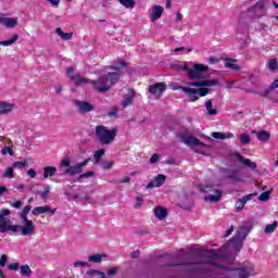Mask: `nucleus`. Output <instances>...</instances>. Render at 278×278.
I'll list each match as a JSON object with an SVG mask.
<instances>
[{"mask_svg": "<svg viewBox=\"0 0 278 278\" xmlns=\"http://www.w3.org/2000/svg\"><path fill=\"white\" fill-rule=\"evenodd\" d=\"M253 230L252 222H244L239 226V230L229 240L228 243L224 244L219 250H201V256L207 257V262H214V260H220L222 262H233L242 251L244 245V240L247 236Z\"/></svg>", "mask_w": 278, "mask_h": 278, "instance_id": "obj_1", "label": "nucleus"}, {"mask_svg": "<svg viewBox=\"0 0 278 278\" xmlns=\"http://www.w3.org/2000/svg\"><path fill=\"white\" fill-rule=\"evenodd\" d=\"M124 66H127L125 61H117V65L111 67L113 71L117 72H109V68H106L104 71L105 75L99 76L97 80L81 77L79 74H73L75 73V70L73 67H67L66 74L70 77L71 81H74L76 86H86L87 84H91L93 89L98 92H108V90H110V88H112L114 84H118V79H121L118 72L121 71V68H124Z\"/></svg>", "mask_w": 278, "mask_h": 278, "instance_id": "obj_2", "label": "nucleus"}, {"mask_svg": "<svg viewBox=\"0 0 278 278\" xmlns=\"http://www.w3.org/2000/svg\"><path fill=\"white\" fill-rule=\"evenodd\" d=\"M11 212L8 208L0 211V233H18L23 236V227L21 225H12V220L8 219L5 216H10Z\"/></svg>", "mask_w": 278, "mask_h": 278, "instance_id": "obj_3", "label": "nucleus"}, {"mask_svg": "<svg viewBox=\"0 0 278 278\" xmlns=\"http://www.w3.org/2000/svg\"><path fill=\"white\" fill-rule=\"evenodd\" d=\"M118 130L116 128L109 129L108 127L103 125L96 126L94 136L97 140L100 142V144H112L114 140L116 139V134Z\"/></svg>", "mask_w": 278, "mask_h": 278, "instance_id": "obj_4", "label": "nucleus"}, {"mask_svg": "<svg viewBox=\"0 0 278 278\" xmlns=\"http://www.w3.org/2000/svg\"><path fill=\"white\" fill-rule=\"evenodd\" d=\"M177 68H181L187 72L189 79H205L207 77L208 67L203 64H193L192 67L180 64Z\"/></svg>", "mask_w": 278, "mask_h": 278, "instance_id": "obj_5", "label": "nucleus"}, {"mask_svg": "<svg viewBox=\"0 0 278 278\" xmlns=\"http://www.w3.org/2000/svg\"><path fill=\"white\" fill-rule=\"evenodd\" d=\"M29 212H31V205H26L20 214V218L23 223V225H21L22 236H34V231H36V225H34V222L31 219L27 218V214H29Z\"/></svg>", "mask_w": 278, "mask_h": 278, "instance_id": "obj_6", "label": "nucleus"}, {"mask_svg": "<svg viewBox=\"0 0 278 278\" xmlns=\"http://www.w3.org/2000/svg\"><path fill=\"white\" fill-rule=\"evenodd\" d=\"M268 14L266 9V3L262 0L257 1L254 5L247 10L244 18H250L251 21L264 18Z\"/></svg>", "mask_w": 278, "mask_h": 278, "instance_id": "obj_7", "label": "nucleus"}, {"mask_svg": "<svg viewBox=\"0 0 278 278\" xmlns=\"http://www.w3.org/2000/svg\"><path fill=\"white\" fill-rule=\"evenodd\" d=\"M187 86H197L200 88L198 90V96L199 97H206V94L210 92V87L212 86H218V80H199V81H192V83H187Z\"/></svg>", "mask_w": 278, "mask_h": 278, "instance_id": "obj_8", "label": "nucleus"}, {"mask_svg": "<svg viewBox=\"0 0 278 278\" xmlns=\"http://www.w3.org/2000/svg\"><path fill=\"white\" fill-rule=\"evenodd\" d=\"M88 162H90V159H86L81 163H78L74 166H70L65 169V175H70L71 177H74V175H80V173H84V168L88 166Z\"/></svg>", "mask_w": 278, "mask_h": 278, "instance_id": "obj_9", "label": "nucleus"}, {"mask_svg": "<svg viewBox=\"0 0 278 278\" xmlns=\"http://www.w3.org/2000/svg\"><path fill=\"white\" fill-rule=\"evenodd\" d=\"M148 90L150 94H154V97L160 98L166 91V83H156L154 85H150Z\"/></svg>", "mask_w": 278, "mask_h": 278, "instance_id": "obj_10", "label": "nucleus"}, {"mask_svg": "<svg viewBox=\"0 0 278 278\" xmlns=\"http://www.w3.org/2000/svg\"><path fill=\"white\" fill-rule=\"evenodd\" d=\"M75 105L80 114H88V112H93L94 110V106L86 101L76 100Z\"/></svg>", "mask_w": 278, "mask_h": 278, "instance_id": "obj_11", "label": "nucleus"}, {"mask_svg": "<svg viewBox=\"0 0 278 278\" xmlns=\"http://www.w3.org/2000/svg\"><path fill=\"white\" fill-rule=\"evenodd\" d=\"M0 25H3L8 29H12L18 25V17H7L5 15H1Z\"/></svg>", "mask_w": 278, "mask_h": 278, "instance_id": "obj_12", "label": "nucleus"}, {"mask_svg": "<svg viewBox=\"0 0 278 278\" xmlns=\"http://www.w3.org/2000/svg\"><path fill=\"white\" fill-rule=\"evenodd\" d=\"M181 140L184 144H187V147H205L201 140H199L197 137L192 136H182Z\"/></svg>", "mask_w": 278, "mask_h": 278, "instance_id": "obj_13", "label": "nucleus"}, {"mask_svg": "<svg viewBox=\"0 0 278 278\" xmlns=\"http://www.w3.org/2000/svg\"><path fill=\"white\" fill-rule=\"evenodd\" d=\"M165 182L166 176L160 174L152 181H150L146 188H148V190H151L153 188H161V186H164Z\"/></svg>", "mask_w": 278, "mask_h": 278, "instance_id": "obj_14", "label": "nucleus"}, {"mask_svg": "<svg viewBox=\"0 0 278 278\" xmlns=\"http://www.w3.org/2000/svg\"><path fill=\"white\" fill-rule=\"evenodd\" d=\"M40 214H55V208H51L49 206H37L33 210V216H40Z\"/></svg>", "mask_w": 278, "mask_h": 278, "instance_id": "obj_15", "label": "nucleus"}, {"mask_svg": "<svg viewBox=\"0 0 278 278\" xmlns=\"http://www.w3.org/2000/svg\"><path fill=\"white\" fill-rule=\"evenodd\" d=\"M162 14H164V8L162 5H154L152 8V13L150 15V21L155 23L159 18H162Z\"/></svg>", "mask_w": 278, "mask_h": 278, "instance_id": "obj_16", "label": "nucleus"}, {"mask_svg": "<svg viewBox=\"0 0 278 278\" xmlns=\"http://www.w3.org/2000/svg\"><path fill=\"white\" fill-rule=\"evenodd\" d=\"M180 90H182V92L189 97V101L199 100V90L188 87H180Z\"/></svg>", "mask_w": 278, "mask_h": 278, "instance_id": "obj_17", "label": "nucleus"}, {"mask_svg": "<svg viewBox=\"0 0 278 278\" xmlns=\"http://www.w3.org/2000/svg\"><path fill=\"white\" fill-rule=\"evenodd\" d=\"M215 194H207L204 197V201L210 202V203H218L223 197V191L215 189L214 190Z\"/></svg>", "mask_w": 278, "mask_h": 278, "instance_id": "obj_18", "label": "nucleus"}, {"mask_svg": "<svg viewBox=\"0 0 278 278\" xmlns=\"http://www.w3.org/2000/svg\"><path fill=\"white\" fill-rule=\"evenodd\" d=\"M252 198H253V194H249V195H244L243 198L239 199L236 202L237 212H242V210H244V205H247V202L251 201Z\"/></svg>", "mask_w": 278, "mask_h": 278, "instance_id": "obj_19", "label": "nucleus"}, {"mask_svg": "<svg viewBox=\"0 0 278 278\" xmlns=\"http://www.w3.org/2000/svg\"><path fill=\"white\" fill-rule=\"evenodd\" d=\"M154 216L159 218V220H164L168 216V211L166 207L163 206H156L154 208Z\"/></svg>", "mask_w": 278, "mask_h": 278, "instance_id": "obj_20", "label": "nucleus"}, {"mask_svg": "<svg viewBox=\"0 0 278 278\" xmlns=\"http://www.w3.org/2000/svg\"><path fill=\"white\" fill-rule=\"evenodd\" d=\"M14 110V104L0 101V116L3 114H10Z\"/></svg>", "mask_w": 278, "mask_h": 278, "instance_id": "obj_21", "label": "nucleus"}, {"mask_svg": "<svg viewBox=\"0 0 278 278\" xmlns=\"http://www.w3.org/2000/svg\"><path fill=\"white\" fill-rule=\"evenodd\" d=\"M204 105L206 110V116H216V114H218V111L216 110V108H214L212 100H206Z\"/></svg>", "mask_w": 278, "mask_h": 278, "instance_id": "obj_22", "label": "nucleus"}, {"mask_svg": "<svg viewBox=\"0 0 278 278\" xmlns=\"http://www.w3.org/2000/svg\"><path fill=\"white\" fill-rule=\"evenodd\" d=\"M253 134H256L257 140L260 142H268L270 140V132L266 130H261V131H253Z\"/></svg>", "mask_w": 278, "mask_h": 278, "instance_id": "obj_23", "label": "nucleus"}, {"mask_svg": "<svg viewBox=\"0 0 278 278\" xmlns=\"http://www.w3.org/2000/svg\"><path fill=\"white\" fill-rule=\"evenodd\" d=\"M108 255L105 253L102 254H92L88 257V262H91L92 264H101L103 260H105Z\"/></svg>", "mask_w": 278, "mask_h": 278, "instance_id": "obj_24", "label": "nucleus"}, {"mask_svg": "<svg viewBox=\"0 0 278 278\" xmlns=\"http://www.w3.org/2000/svg\"><path fill=\"white\" fill-rule=\"evenodd\" d=\"M239 162L241 164H244V166H248L249 168H251L252 170H256L257 169V163L252 162L249 159H244L242 156H239Z\"/></svg>", "mask_w": 278, "mask_h": 278, "instance_id": "obj_25", "label": "nucleus"}, {"mask_svg": "<svg viewBox=\"0 0 278 278\" xmlns=\"http://www.w3.org/2000/svg\"><path fill=\"white\" fill-rule=\"evenodd\" d=\"M55 173H58V168H55L54 166H46L43 168V178L49 179V177H53Z\"/></svg>", "mask_w": 278, "mask_h": 278, "instance_id": "obj_26", "label": "nucleus"}, {"mask_svg": "<svg viewBox=\"0 0 278 278\" xmlns=\"http://www.w3.org/2000/svg\"><path fill=\"white\" fill-rule=\"evenodd\" d=\"M16 40H18V35L15 34L12 36L11 39L0 41V47H12V45H14V42H16Z\"/></svg>", "mask_w": 278, "mask_h": 278, "instance_id": "obj_27", "label": "nucleus"}, {"mask_svg": "<svg viewBox=\"0 0 278 278\" xmlns=\"http://www.w3.org/2000/svg\"><path fill=\"white\" fill-rule=\"evenodd\" d=\"M56 34L62 40H71V38H73V33H64L60 27L56 28Z\"/></svg>", "mask_w": 278, "mask_h": 278, "instance_id": "obj_28", "label": "nucleus"}, {"mask_svg": "<svg viewBox=\"0 0 278 278\" xmlns=\"http://www.w3.org/2000/svg\"><path fill=\"white\" fill-rule=\"evenodd\" d=\"M105 155V150L101 149V150H97L93 154V162L96 164H100L101 163V157H103Z\"/></svg>", "mask_w": 278, "mask_h": 278, "instance_id": "obj_29", "label": "nucleus"}, {"mask_svg": "<svg viewBox=\"0 0 278 278\" xmlns=\"http://www.w3.org/2000/svg\"><path fill=\"white\" fill-rule=\"evenodd\" d=\"M118 2L121 3V5H124V8H135L136 5V1L135 0H118Z\"/></svg>", "mask_w": 278, "mask_h": 278, "instance_id": "obj_30", "label": "nucleus"}, {"mask_svg": "<svg viewBox=\"0 0 278 278\" xmlns=\"http://www.w3.org/2000/svg\"><path fill=\"white\" fill-rule=\"evenodd\" d=\"M132 101H134V96L127 94L125 96L124 101L122 102V106L127 108L128 105H131Z\"/></svg>", "mask_w": 278, "mask_h": 278, "instance_id": "obj_31", "label": "nucleus"}, {"mask_svg": "<svg viewBox=\"0 0 278 278\" xmlns=\"http://www.w3.org/2000/svg\"><path fill=\"white\" fill-rule=\"evenodd\" d=\"M276 229H277V222H275L274 224H268L265 227V233H275Z\"/></svg>", "mask_w": 278, "mask_h": 278, "instance_id": "obj_32", "label": "nucleus"}, {"mask_svg": "<svg viewBox=\"0 0 278 278\" xmlns=\"http://www.w3.org/2000/svg\"><path fill=\"white\" fill-rule=\"evenodd\" d=\"M239 140H240L241 144H250L251 143V137L247 134L240 135Z\"/></svg>", "mask_w": 278, "mask_h": 278, "instance_id": "obj_33", "label": "nucleus"}, {"mask_svg": "<svg viewBox=\"0 0 278 278\" xmlns=\"http://www.w3.org/2000/svg\"><path fill=\"white\" fill-rule=\"evenodd\" d=\"M21 275H23V277H29V275H31V268H29L28 265H24L21 267Z\"/></svg>", "mask_w": 278, "mask_h": 278, "instance_id": "obj_34", "label": "nucleus"}, {"mask_svg": "<svg viewBox=\"0 0 278 278\" xmlns=\"http://www.w3.org/2000/svg\"><path fill=\"white\" fill-rule=\"evenodd\" d=\"M61 168H71V157L65 155L61 162Z\"/></svg>", "mask_w": 278, "mask_h": 278, "instance_id": "obj_35", "label": "nucleus"}, {"mask_svg": "<svg viewBox=\"0 0 278 278\" xmlns=\"http://www.w3.org/2000/svg\"><path fill=\"white\" fill-rule=\"evenodd\" d=\"M225 66L226 68H231V71H240V66L236 65L231 60H228Z\"/></svg>", "mask_w": 278, "mask_h": 278, "instance_id": "obj_36", "label": "nucleus"}, {"mask_svg": "<svg viewBox=\"0 0 278 278\" xmlns=\"http://www.w3.org/2000/svg\"><path fill=\"white\" fill-rule=\"evenodd\" d=\"M27 166V161H17L13 163V168H18L20 170Z\"/></svg>", "mask_w": 278, "mask_h": 278, "instance_id": "obj_37", "label": "nucleus"}, {"mask_svg": "<svg viewBox=\"0 0 278 278\" xmlns=\"http://www.w3.org/2000/svg\"><path fill=\"white\" fill-rule=\"evenodd\" d=\"M268 68H269V71H277V68H278L277 59L269 60Z\"/></svg>", "mask_w": 278, "mask_h": 278, "instance_id": "obj_38", "label": "nucleus"}, {"mask_svg": "<svg viewBox=\"0 0 278 278\" xmlns=\"http://www.w3.org/2000/svg\"><path fill=\"white\" fill-rule=\"evenodd\" d=\"M3 177H7L8 179H12V177H14V168L8 167L3 174Z\"/></svg>", "mask_w": 278, "mask_h": 278, "instance_id": "obj_39", "label": "nucleus"}, {"mask_svg": "<svg viewBox=\"0 0 278 278\" xmlns=\"http://www.w3.org/2000/svg\"><path fill=\"white\" fill-rule=\"evenodd\" d=\"M50 191H51V187L49 186L43 187V191L41 192V199L43 201H47Z\"/></svg>", "mask_w": 278, "mask_h": 278, "instance_id": "obj_40", "label": "nucleus"}, {"mask_svg": "<svg viewBox=\"0 0 278 278\" xmlns=\"http://www.w3.org/2000/svg\"><path fill=\"white\" fill-rule=\"evenodd\" d=\"M116 273H118V267H111L106 270V277H114L116 276Z\"/></svg>", "mask_w": 278, "mask_h": 278, "instance_id": "obj_41", "label": "nucleus"}, {"mask_svg": "<svg viewBox=\"0 0 278 278\" xmlns=\"http://www.w3.org/2000/svg\"><path fill=\"white\" fill-rule=\"evenodd\" d=\"M1 153H2V155H14V150H12V148H10V147H4V148H2V150H1Z\"/></svg>", "mask_w": 278, "mask_h": 278, "instance_id": "obj_42", "label": "nucleus"}, {"mask_svg": "<svg viewBox=\"0 0 278 278\" xmlns=\"http://www.w3.org/2000/svg\"><path fill=\"white\" fill-rule=\"evenodd\" d=\"M268 199H270V192L269 191H265V192H263L258 195L260 201H268Z\"/></svg>", "mask_w": 278, "mask_h": 278, "instance_id": "obj_43", "label": "nucleus"}, {"mask_svg": "<svg viewBox=\"0 0 278 278\" xmlns=\"http://www.w3.org/2000/svg\"><path fill=\"white\" fill-rule=\"evenodd\" d=\"M211 136L216 140H225V132H212Z\"/></svg>", "mask_w": 278, "mask_h": 278, "instance_id": "obj_44", "label": "nucleus"}, {"mask_svg": "<svg viewBox=\"0 0 278 278\" xmlns=\"http://www.w3.org/2000/svg\"><path fill=\"white\" fill-rule=\"evenodd\" d=\"M143 202H144V199L142 197H137L136 203H135V210L142 207Z\"/></svg>", "mask_w": 278, "mask_h": 278, "instance_id": "obj_45", "label": "nucleus"}, {"mask_svg": "<svg viewBox=\"0 0 278 278\" xmlns=\"http://www.w3.org/2000/svg\"><path fill=\"white\" fill-rule=\"evenodd\" d=\"M200 192H214V188L210 187V186H200L199 188Z\"/></svg>", "mask_w": 278, "mask_h": 278, "instance_id": "obj_46", "label": "nucleus"}, {"mask_svg": "<svg viewBox=\"0 0 278 278\" xmlns=\"http://www.w3.org/2000/svg\"><path fill=\"white\" fill-rule=\"evenodd\" d=\"M88 177H94V172H86L79 176V179H88Z\"/></svg>", "mask_w": 278, "mask_h": 278, "instance_id": "obj_47", "label": "nucleus"}, {"mask_svg": "<svg viewBox=\"0 0 278 278\" xmlns=\"http://www.w3.org/2000/svg\"><path fill=\"white\" fill-rule=\"evenodd\" d=\"M74 266L77 268V267H88L89 264L87 262H84V261H78V262H75L74 263Z\"/></svg>", "mask_w": 278, "mask_h": 278, "instance_id": "obj_48", "label": "nucleus"}, {"mask_svg": "<svg viewBox=\"0 0 278 278\" xmlns=\"http://www.w3.org/2000/svg\"><path fill=\"white\" fill-rule=\"evenodd\" d=\"M8 264V255L2 254L0 257V266L4 267Z\"/></svg>", "mask_w": 278, "mask_h": 278, "instance_id": "obj_49", "label": "nucleus"}, {"mask_svg": "<svg viewBox=\"0 0 278 278\" xmlns=\"http://www.w3.org/2000/svg\"><path fill=\"white\" fill-rule=\"evenodd\" d=\"M22 205L23 202L21 200L11 203V206H13L15 210H21Z\"/></svg>", "mask_w": 278, "mask_h": 278, "instance_id": "obj_50", "label": "nucleus"}, {"mask_svg": "<svg viewBox=\"0 0 278 278\" xmlns=\"http://www.w3.org/2000/svg\"><path fill=\"white\" fill-rule=\"evenodd\" d=\"M228 179H231L232 181H242V179L240 178V176H238V174L229 175Z\"/></svg>", "mask_w": 278, "mask_h": 278, "instance_id": "obj_51", "label": "nucleus"}, {"mask_svg": "<svg viewBox=\"0 0 278 278\" xmlns=\"http://www.w3.org/2000/svg\"><path fill=\"white\" fill-rule=\"evenodd\" d=\"M27 175H28V177H30L31 179H35V177L38 175V173L35 172L34 168H30V169H28Z\"/></svg>", "mask_w": 278, "mask_h": 278, "instance_id": "obj_52", "label": "nucleus"}, {"mask_svg": "<svg viewBox=\"0 0 278 278\" xmlns=\"http://www.w3.org/2000/svg\"><path fill=\"white\" fill-rule=\"evenodd\" d=\"M112 166H114V162H112V161L105 162V163L103 164V168H104L105 170H110V168H112Z\"/></svg>", "mask_w": 278, "mask_h": 278, "instance_id": "obj_53", "label": "nucleus"}, {"mask_svg": "<svg viewBox=\"0 0 278 278\" xmlns=\"http://www.w3.org/2000/svg\"><path fill=\"white\" fill-rule=\"evenodd\" d=\"M160 160L159 154H153L150 159V164H155Z\"/></svg>", "mask_w": 278, "mask_h": 278, "instance_id": "obj_54", "label": "nucleus"}, {"mask_svg": "<svg viewBox=\"0 0 278 278\" xmlns=\"http://www.w3.org/2000/svg\"><path fill=\"white\" fill-rule=\"evenodd\" d=\"M276 88H278V78L271 83V85L269 86V90H276Z\"/></svg>", "mask_w": 278, "mask_h": 278, "instance_id": "obj_55", "label": "nucleus"}, {"mask_svg": "<svg viewBox=\"0 0 278 278\" xmlns=\"http://www.w3.org/2000/svg\"><path fill=\"white\" fill-rule=\"evenodd\" d=\"M8 268L10 270H18V264L14 263V264H9Z\"/></svg>", "mask_w": 278, "mask_h": 278, "instance_id": "obj_56", "label": "nucleus"}, {"mask_svg": "<svg viewBox=\"0 0 278 278\" xmlns=\"http://www.w3.org/2000/svg\"><path fill=\"white\" fill-rule=\"evenodd\" d=\"M218 62H219V60L216 59L215 56H211V58L208 59V64H218Z\"/></svg>", "mask_w": 278, "mask_h": 278, "instance_id": "obj_57", "label": "nucleus"}, {"mask_svg": "<svg viewBox=\"0 0 278 278\" xmlns=\"http://www.w3.org/2000/svg\"><path fill=\"white\" fill-rule=\"evenodd\" d=\"M231 233H233V226H230V228L224 235V238H229Z\"/></svg>", "mask_w": 278, "mask_h": 278, "instance_id": "obj_58", "label": "nucleus"}, {"mask_svg": "<svg viewBox=\"0 0 278 278\" xmlns=\"http://www.w3.org/2000/svg\"><path fill=\"white\" fill-rule=\"evenodd\" d=\"M129 181H130L129 176H125L124 178H122V179L119 180V184H129Z\"/></svg>", "mask_w": 278, "mask_h": 278, "instance_id": "obj_59", "label": "nucleus"}, {"mask_svg": "<svg viewBox=\"0 0 278 278\" xmlns=\"http://www.w3.org/2000/svg\"><path fill=\"white\" fill-rule=\"evenodd\" d=\"M116 114H118V109H113L111 112H109V116H116Z\"/></svg>", "mask_w": 278, "mask_h": 278, "instance_id": "obj_60", "label": "nucleus"}, {"mask_svg": "<svg viewBox=\"0 0 278 278\" xmlns=\"http://www.w3.org/2000/svg\"><path fill=\"white\" fill-rule=\"evenodd\" d=\"M49 3H51V5H54L55 8H58V5H60V0H48Z\"/></svg>", "mask_w": 278, "mask_h": 278, "instance_id": "obj_61", "label": "nucleus"}, {"mask_svg": "<svg viewBox=\"0 0 278 278\" xmlns=\"http://www.w3.org/2000/svg\"><path fill=\"white\" fill-rule=\"evenodd\" d=\"M4 192H8V188H5L4 186H0V197H1V194H3Z\"/></svg>", "mask_w": 278, "mask_h": 278, "instance_id": "obj_62", "label": "nucleus"}, {"mask_svg": "<svg viewBox=\"0 0 278 278\" xmlns=\"http://www.w3.org/2000/svg\"><path fill=\"white\" fill-rule=\"evenodd\" d=\"M184 15L181 13L176 14V21H182Z\"/></svg>", "mask_w": 278, "mask_h": 278, "instance_id": "obj_63", "label": "nucleus"}, {"mask_svg": "<svg viewBox=\"0 0 278 278\" xmlns=\"http://www.w3.org/2000/svg\"><path fill=\"white\" fill-rule=\"evenodd\" d=\"M231 138H233V134L232 132L225 134V140L226 139H231Z\"/></svg>", "mask_w": 278, "mask_h": 278, "instance_id": "obj_64", "label": "nucleus"}]
</instances>
